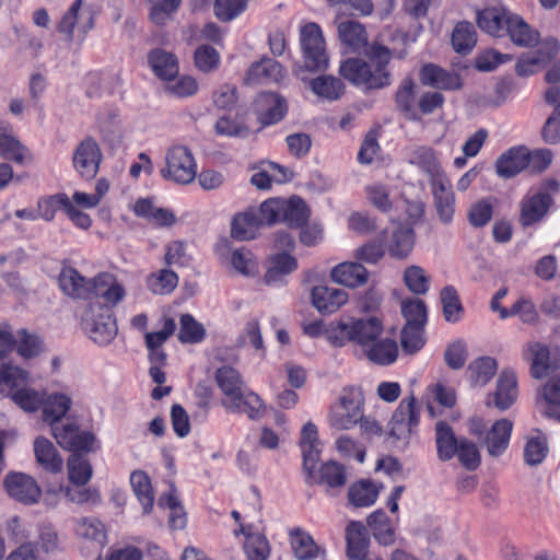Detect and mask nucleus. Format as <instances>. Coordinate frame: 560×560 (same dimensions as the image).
<instances>
[{"label": "nucleus", "instance_id": "obj_1", "mask_svg": "<svg viewBox=\"0 0 560 560\" xmlns=\"http://www.w3.org/2000/svg\"><path fill=\"white\" fill-rule=\"evenodd\" d=\"M406 55L405 49L397 51L374 42L366 50L365 56L376 62L375 71H372L370 65L363 59L348 58L341 62L339 73L352 84L363 85L368 89H381L390 84V73L386 70L389 60L393 57L402 59Z\"/></svg>", "mask_w": 560, "mask_h": 560}, {"label": "nucleus", "instance_id": "obj_2", "mask_svg": "<svg viewBox=\"0 0 560 560\" xmlns=\"http://www.w3.org/2000/svg\"><path fill=\"white\" fill-rule=\"evenodd\" d=\"M28 373L18 366L3 364L0 369V393L11 397L26 412L38 410L44 404V392L25 386Z\"/></svg>", "mask_w": 560, "mask_h": 560}, {"label": "nucleus", "instance_id": "obj_3", "mask_svg": "<svg viewBox=\"0 0 560 560\" xmlns=\"http://www.w3.org/2000/svg\"><path fill=\"white\" fill-rule=\"evenodd\" d=\"M81 325L89 338L100 345H109L118 332L113 311L98 301H89L81 315Z\"/></svg>", "mask_w": 560, "mask_h": 560}, {"label": "nucleus", "instance_id": "obj_4", "mask_svg": "<svg viewBox=\"0 0 560 560\" xmlns=\"http://www.w3.org/2000/svg\"><path fill=\"white\" fill-rule=\"evenodd\" d=\"M302 51L301 68L310 72H324L328 69L329 57L320 27L316 23H307L300 31Z\"/></svg>", "mask_w": 560, "mask_h": 560}, {"label": "nucleus", "instance_id": "obj_5", "mask_svg": "<svg viewBox=\"0 0 560 560\" xmlns=\"http://www.w3.org/2000/svg\"><path fill=\"white\" fill-rule=\"evenodd\" d=\"M166 166L161 170L163 178L179 185L190 184L197 174V164L191 151L185 145L171 147L165 155Z\"/></svg>", "mask_w": 560, "mask_h": 560}, {"label": "nucleus", "instance_id": "obj_6", "mask_svg": "<svg viewBox=\"0 0 560 560\" xmlns=\"http://www.w3.org/2000/svg\"><path fill=\"white\" fill-rule=\"evenodd\" d=\"M363 399L354 388H345L330 408L329 423L336 430H349L362 418Z\"/></svg>", "mask_w": 560, "mask_h": 560}, {"label": "nucleus", "instance_id": "obj_7", "mask_svg": "<svg viewBox=\"0 0 560 560\" xmlns=\"http://www.w3.org/2000/svg\"><path fill=\"white\" fill-rule=\"evenodd\" d=\"M560 189L557 179L545 180L538 191L522 202L520 222L528 226L539 222L549 211L552 205V195Z\"/></svg>", "mask_w": 560, "mask_h": 560}, {"label": "nucleus", "instance_id": "obj_8", "mask_svg": "<svg viewBox=\"0 0 560 560\" xmlns=\"http://www.w3.org/2000/svg\"><path fill=\"white\" fill-rule=\"evenodd\" d=\"M102 159V150L96 140L86 137L74 149L72 164L81 177L92 179L98 172Z\"/></svg>", "mask_w": 560, "mask_h": 560}, {"label": "nucleus", "instance_id": "obj_9", "mask_svg": "<svg viewBox=\"0 0 560 560\" xmlns=\"http://www.w3.org/2000/svg\"><path fill=\"white\" fill-rule=\"evenodd\" d=\"M419 424V411L413 396L404 398L389 421V435L396 440H408Z\"/></svg>", "mask_w": 560, "mask_h": 560}, {"label": "nucleus", "instance_id": "obj_10", "mask_svg": "<svg viewBox=\"0 0 560 560\" xmlns=\"http://www.w3.org/2000/svg\"><path fill=\"white\" fill-rule=\"evenodd\" d=\"M3 483L12 499L26 505L37 503L42 495V490L36 480L26 474H9Z\"/></svg>", "mask_w": 560, "mask_h": 560}, {"label": "nucleus", "instance_id": "obj_11", "mask_svg": "<svg viewBox=\"0 0 560 560\" xmlns=\"http://www.w3.org/2000/svg\"><path fill=\"white\" fill-rule=\"evenodd\" d=\"M51 432L57 443L65 450L73 454L84 451H91L94 442V435L90 432L80 431L77 424H60L59 422L50 424Z\"/></svg>", "mask_w": 560, "mask_h": 560}, {"label": "nucleus", "instance_id": "obj_12", "mask_svg": "<svg viewBox=\"0 0 560 560\" xmlns=\"http://www.w3.org/2000/svg\"><path fill=\"white\" fill-rule=\"evenodd\" d=\"M83 0H75L68 11L62 15L58 32L61 33L66 40L72 42L74 37V28L77 27L82 37L94 26V16L91 11H81Z\"/></svg>", "mask_w": 560, "mask_h": 560}, {"label": "nucleus", "instance_id": "obj_13", "mask_svg": "<svg viewBox=\"0 0 560 560\" xmlns=\"http://www.w3.org/2000/svg\"><path fill=\"white\" fill-rule=\"evenodd\" d=\"M125 296V289L110 273H101L96 276L91 283V295L89 301L104 300L103 305L112 311Z\"/></svg>", "mask_w": 560, "mask_h": 560}, {"label": "nucleus", "instance_id": "obj_14", "mask_svg": "<svg viewBox=\"0 0 560 560\" xmlns=\"http://www.w3.org/2000/svg\"><path fill=\"white\" fill-rule=\"evenodd\" d=\"M215 381L225 396L222 405L229 410H236L242 398L244 385L240 373L231 366H223L217 370Z\"/></svg>", "mask_w": 560, "mask_h": 560}, {"label": "nucleus", "instance_id": "obj_15", "mask_svg": "<svg viewBox=\"0 0 560 560\" xmlns=\"http://www.w3.org/2000/svg\"><path fill=\"white\" fill-rule=\"evenodd\" d=\"M517 377L513 371L504 370L499 375L497 388L489 395L487 405H493L501 411L508 410L517 399Z\"/></svg>", "mask_w": 560, "mask_h": 560}, {"label": "nucleus", "instance_id": "obj_16", "mask_svg": "<svg viewBox=\"0 0 560 560\" xmlns=\"http://www.w3.org/2000/svg\"><path fill=\"white\" fill-rule=\"evenodd\" d=\"M258 120L264 126L279 122L287 113V103L276 93L266 92L258 95L255 101Z\"/></svg>", "mask_w": 560, "mask_h": 560}, {"label": "nucleus", "instance_id": "obj_17", "mask_svg": "<svg viewBox=\"0 0 560 560\" xmlns=\"http://www.w3.org/2000/svg\"><path fill=\"white\" fill-rule=\"evenodd\" d=\"M433 205L441 222L447 224L455 212V195L447 177L431 184Z\"/></svg>", "mask_w": 560, "mask_h": 560}, {"label": "nucleus", "instance_id": "obj_18", "mask_svg": "<svg viewBox=\"0 0 560 560\" xmlns=\"http://www.w3.org/2000/svg\"><path fill=\"white\" fill-rule=\"evenodd\" d=\"M341 44L352 52H364L371 47L365 27L357 21H345L338 25Z\"/></svg>", "mask_w": 560, "mask_h": 560}, {"label": "nucleus", "instance_id": "obj_19", "mask_svg": "<svg viewBox=\"0 0 560 560\" xmlns=\"http://www.w3.org/2000/svg\"><path fill=\"white\" fill-rule=\"evenodd\" d=\"M523 358L530 364V375L534 378H542L552 370L550 350L538 341H530L524 347Z\"/></svg>", "mask_w": 560, "mask_h": 560}, {"label": "nucleus", "instance_id": "obj_20", "mask_svg": "<svg viewBox=\"0 0 560 560\" xmlns=\"http://www.w3.org/2000/svg\"><path fill=\"white\" fill-rule=\"evenodd\" d=\"M420 81L423 85L441 90H458L462 81L457 73L448 72L433 63L424 65L420 70Z\"/></svg>", "mask_w": 560, "mask_h": 560}, {"label": "nucleus", "instance_id": "obj_21", "mask_svg": "<svg viewBox=\"0 0 560 560\" xmlns=\"http://www.w3.org/2000/svg\"><path fill=\"white\" fill-rule=\"evenodd\" d=\"M529 160V152L525 148H512L497 160V173L500 177L511 178L525 170Z\"/></svg>", "mask_w": 560, "mask_h": 560}, {"label": "nucleus", "instance_id": "obj_22", "mask_svg": "<svg viewBox=\"0 0 560 560\" xmlns=\"http://www.w3.org/2000/svg\"><path fill=\"white\" fill-rule=\"evenodd\" d=\"M331 279L348 288H358L364 285L369 280V271L366 268L354 261H345L331 270Z\"/></svg>", "mask_w": 560, "mask_h": 560}, {"label": "nucleus", "instance_id": "obj_23", "mask_svg": "<svg viewBox=\"0 0 560 560\" xmlns=\"http://www.w3.org/2000/svg\"><path fill=\"white\" fill-rule=\"evenodd\" d=\"M513 423L509 419L495 421L485 438L487 452L492 457L501 456L509 446Z\"/></svg>", "mask_w": 560, "mask_h": 560}, {"label": "nucleus", "instance_id": "obj_24", "mask_svg": "<svg viewBox=\"0 0 560 560\" xmlns=\"http://www.w3.org/2000/svg\"><path fill=\"white\" fill-rule=\"evenodd\" d=\"M348 301L343 289L318 285L312 290V302L320 313H334Z\"/></svg>", "mask_w": 560, "mask_h": 560}, {"label": "nucleus", "instance_id": "obj_25", "mask_svg": "<svg viewBox=\"0 0 560 560\" xmlns=\"http://www.w3.org/2000/svg\"><path fill=\"white\" fill-rule=\"evenodd\" d=\"M347 556L350 560H364L370 539L361 522L351 521L346 528Z\"/></svg>", "mask_w": 560, "mask_h": 560}, {"label": "nucleus", "instance_id": "obj_26", "mask_svg": "<svg viewBox=\"0 0 560 560\" xmlns=\"http://www.w3.org/2000/svg\"><path fill=\"white\" fill-rule=\"evenodd\" d=\"M409 162L421 168L429 177L431 184L445 176L435 151L429 147H418L409 154Z\"/></svg>", "mask_w": 560, "mask_h": 560}, {"label": "nucleus", "instance_id": "obj_27", "mask_svg": "<svg viewBox=\"0 0 560 560\" xmlns=\"http://www.w3.org/2000/svg\"><path fill=\"white\" fill-rule=\"evenodd\" d=\"M59 287L65 294L74 299H88L91 295V281L74 268L66 267L59 275Z\"/></svg>", "mask_w": 560, "mask_h": 560}, {"label": "nucleus", "instance_id": "obj_28", "mask_svg": "<svg viewBox=\"0 0 560 560\" xmlns=\"http://www.w3.org/2000/svg\"><path fill=\"white\" fill-rule=\"evenodd\" d=\"M382 331V322L376 317L352 320V342L359 346L362 352L381 336Z\"/></svg>", "mask_w": 560, "mask_h": 560}, {"label": "nucleus", "instance_id": "obj_29", "mask_svg": "<svg viewBox=\"0 0 560 560\" xmlns=\"http://www.w3.org/2000/svg\"><path fill=\"white\" fill-rule=\"evenodd\" d=\"M284 77L283 67L271 58H262L250 66L246 81L248 83L278 82Z\"/></svg>", "mask_w": 560, "mask_h": 560}, {"label": "nucleus", "instance_id": "obj_30", "mask_svg": "<svg viewBox=\"0 0 560 560\" xmlns=\"http://www.w3.org/2000/svg\"><path fill=\"white\" fill-rule=\"evenodd\" d=\"M34 453L36 462L46 471L58 474L62 470L63 459L48 439L44 436L37 438L34 441Z\"/></svg>", "mask_w": 560, "mask_h": 560}, {"label": "nucleus", "instance_id": "obj_31", "mask_svg": "<svg viewBox=\"0 0 560 560\" xmlns=\"http://www.w3.org/2000/svg\"><path fill=\"white\" fill-rule=\"evenodd\" d=\"M505 32L509 34L511 40L522 47H530L538 43V32L532 27L518 15L510 14L505 21Z\"/></svg>", "mask_w": 560, "mask_h": 560}, {"label": "nucleus", "instance_id": "obj_32", "mask_svg": "<svg viewBox=\"0 0 560 560\" xmlns=\"http://www.w3.org/2000/svg\"><path fill=\"white\" fill-rule=\"evenodd\" d=\"M510 14L504 9L487 8L477 14V25L479 28L492 36H502L505 32V21Z\"/></svg>", "mask_w": 560, "mask_h": 560}, {"label": "nucleus", "instance_id": "obj_33", "mask_svg": "<svg viewBox=\"0 0 560 560\" xmlns=\"http://www.w3.org/2000/svg\"><path fill=\"white\" fill-rule=\"evenodd\" d=\"M149 63L160 79L167 80L178 74V60L174 54L161 48L153 49L148 56Z\"/></svg>", "mask_w": 560, "mask_h": 560}, {"label": "nucleus", "instance_id": "obj_34", "mask_svg": "<svg viewBox=\"0 0 560 560\" xmlns=\"http://www.w3.org/2000/svg\"><path fill=\"white\" fill-rule=\"evenodd\" d=\"M435 442L439 459L445 462L455 456L459 439L455 436L453 429L444 421H438L435 424Z\"/></svg>", "mask_w": 560, "mask_h": 560}, {"label": "nucleus", "instance_id": "obj_35", "mask_svg": "<svg viewBox=\"0 0 560 560\" xmlns=\"http://www.w3.org/2000/svg\"><path fill=\"white\" fill-rule=\"evenodd\" d=\"M312 92L319 98L334 102L345 93L343 82L334 75H319L310 81Z\"/></svg>", "mask_w": 560, "mask_h": 560}, {"label": "nucleus", "instance_id": "obj_36", "mask_svg": "<svg viewBox=\"0 0 560 560\" xmlns=\"http://www.w3.org/2000/svg\"><path fill=\"white\" fill-rule=\"evenodd\" d=\"M72 405V400L65 394H50L44 397L43 420L49 424L57 423L66 416Z\"/></svg>", "mask_w": 560, "mask_h": 560}, {"label": "nucleus", "instance_id": "obj_37", "mask_svg": "<svg viewBox=\"0 0 560 560\" xmlns=\"http://www.w3.org/2000/svg\"><path fill=\"white\" fill-rule=\"evenodd\" d=\"M363 353L373 363L388 365L397 359L398 347L393 339L378 337Z\"/></svg>", "mask_w": 560, "mask_h": 560}, {"label": "nucleus", "instance_id": "obj_38", "mask_svg": "<svg viewBox=\"0 0 560 560\" xmlns=\"http://www.w3.org/2000/svg\"><path fill=\"white\" fill-rule=\"evenodd\" d=\"M250 529L252 526L249 525H241L234 534L236 536L243 534L246 537L244 549L248 560H266L269 555L268 541L262 535L252 533Z\"/></svg>", "mask_w": 560, "mask_h": 560}, {"label": "nucleus", "instance_id": "obj_39", "mask_svg": "<svg viewBox=\"0 0 560 560\" xmlns=\"http://www.w3.org/2000/svg\"><path fill=\"white\" fill-rule=\"evenodd\" d=\"M366 523L374 538L380 544L390 546L395 542V532L392 527L390 520L383 510L373 512L368 517Z\"/></svg>", "mask_w": 560, "mask_h": 560}, {"label": "nucleus", "instance_id": "obj_40", "mask_svg": "<svg viewBox=\"0 0 560 560\" xmlns=\"http://www.w3.org/2000/svg\"><path fill=\"white\" fill-rule=\"evenodd\" d=\"M380 488L370 480H360L352 483L348 490V498L355 508H368L376 501Z\"/></svg>", "mask_w": 560, "mask_h": 560}, {"label": "nucleus", "instance_id": "obj_41", "mask_svg": "<svg viewBox=\"0 0 560 560\" xmlns=\"http://www.w3.org/2000/svg\"><path fill=\"white\" fill-rule=\"evenodd\" d=\"M415 82L406 78L396 92V105L398 110L408 120H419L420 116L415 106Z\"/></svg>", "mask_w": 560, "mask_h": 560}, {"label": "nucleus", "instance_id": "obj_42", "mask_svg": "<svg viewBox=\"0 0 560 560\" xmlns=\"http://www.w3.org/2000/svg\"><path fill=\"white\" fill-rule=\"evenodd\" d=\"M413 244V230L408 226L398 225L392 233L388 252L392 257L402 259L411 253Z\"/></svg>", "mask_w": 560, "mask_h": 560}, {"label": "nucleus", "instance_id": "obj_43", "mask_svg": "<svg viewBox=\"0 0 560 560\" xmlns=\"http://www.w3.org/2000/svg\"><path fill=\"white\" fill-rule=\"evenodd\" d=\"M290 536L294 555L299 560H313L317 557L319 548L308 533L294 528Z\"/></svg>", "mask_w": 560, "mask_h": 560}, {"label": "nucleus", "instance_id": "obj_44", "mask_svg": "<svg viewBox=\"0 0 560 560\" xmlns=\"http://www.w3.org/2000/svg\"><path fill=\"white\" fill-rule=\"evenodd\" d=\"M298 268L296 259L287 253L277 254L270 260L264 280L267 284H272L281 281L283 276H287Z\"/></svg>", "mask_w": 560, "mask_h": 560}, {"label": "nucleus", "instance_id": "obj_45", "mask_svg": "<svg viewBox=\"0 0 560 560\" xmlns=\"http://www.w3.org/2000/svg\"><path fill=\"white\" fill-rule=\"evenodd\" d=\"M545 47H540L535 54L523 55L515 65V71L521 77H527L536 71V67L540 63L549 61L556 54V45H551L549 51H545Z\"/></svg>", "mask_w": 560, "mask_h": 560}, {"label": "nucleus", "instance_id": "obj_46", "mask_svg": "<svg viewBox=\"0 0 560 560\" xmlns=\"http://www.w3.org/2000/svg\"><path fill=\"white\" fill-rule=\"evenodd\" d=\"M498 369L497 361L491 357H481L472 361L467 373L474 385H486L495 374Z\"/></svg>", "mask_w": 560, "mask_h": 560}, {"label": "nucleus", "instance_id": "obj_47", "mask_svg": "<svg viewBox=\"0 0 560 560\" xmlns=\"http://www.w3.org/2000/svg\"><path fill=\"white\" fill-rule=\"evenodd\" d=\"M477 34L475 27L469 22L458 23L452 34V45L456 52L467 55L475 47Z\"/></svg>", "mask_w": 560, "mask_h": 560}, {"label": "nucleus", "instance_id": "obj_48", "mask_svg": "<svg viewBox=\"0 0 560 560\" xmlns=\"http://www.w3.org/2000/svg\"><path fill=\"white\" fill-rule=\"evenodd\" d=\"M130 483L136 497L142 504L143 512L149 513L154 503V494L149 477L141 470L133 471L130 476Z\"/></svg>", "mask_w": 560, "mask_h": 560}, {"label": "nucleus", "instance_id": "obj_49", "mask_svg": "<svg viewBox=\"0 0 560 560\" xmlns=\"http://www.w3.org/2000/svg\"><path fill=\"white\" fill-rule=\"evenodd\" d=\"M268 167H270V171H278L282 172V175H276L270 174L268 170H261L250 177V184L255 186L257 189L260 190H267L270 189L272 186V183L281 184L285 183L291 179L292 174L283 166L276 164V163H269Z\"/></svg>", "mask_w": 560, "mask_h": 560}, {"label": "nucleus", "instance_id": "obj_50", "mask_svg": "<svg viewBox=\"0 0 560 560\" xmlns=\"http://www.w3.org/2000/svg\"><path fill=\"white\" fill-rule=\"evenodd\" d=\"M0 155L16 163H24L31 160L28 150L12 135L0 133Z\"/></svg>", "mask_w": 560, "mask_h": 560}, {"label": "nucleus", "instance_id": "obj_51", "mask_svg": "<svg viewBox=\"0 0 560 560\" xmlns=\"http://www.w3.org/2000/svg\"><path fill=\"white\" fill-rule=\"evenodd\" d=\"M308 219V208L304 200L298 196L284 200L282 221L290 226H301Z\"/></svg>", "mask_w": 560, "mask_h": 560}, {"label": "nucleus", "instance_id": "obj_52", "mask_svg": "<svg viewBox=\"0 0 560 560\" xmlns=\"http://www.w3.org/2000/svg\"><path fill=\"white\" fill-rule=\"evenodd\" d=\"M424 326L420 325H405L400 334L401 349L407 354H415L423 348Z\"/></svg>", "mask_w": 560, "mask_h": 560}, {"label": "nucleus", "instance_id": "obj_53", "mask_svg": "<svg viewBox=\"0 0 560 560\" xmlns=\"http://www.w3.org/2000/svg\"><path fill=\"white\" fill-rule=\"evenodd\" d=\"M68 474L75 486H84L92 477V466L86 458L75 453L68 459Z\"/></svg>", "mask_w": 560, "mask_h": 560}, {"label": "nucleus", "instance_id": "obj_54", "mask_svg": "<svg viewBox=\"0 0 560 560\" xmlns=\"http://www.w3.org/2000/svg\"><path fill=\"white\" fill-rule=\"evenodd\" d=\"M318 482L329 488H340L345 486L347 482L345 466L335 460L325 463L319 469Z\"/></svg>", "mask_w": 560, "mask_h": 560}, {"label": "nucleus", "instance_id": "obj_55", "mask_svg": "<svg viewBox=\"0 0 560 560\" xmlns=\"http://www.w3.org/2000/svg\"><path fill=\"white\" fill-rule=\"evenodd\" d=\"M77 534L89 540L96 541L101 546L106 541V530L102 522L94 517H83L75 526Z\"/></svg>", "mask_w": 560, "mask_h": 560}, {"label": "nucleus", "instance_id": "obj_56", "mask_svg": "<svg viewBox=\"0 0 560 560\" xmlns=\"http://www.w3.org/2000/svg\"><path fill=\"white\" fill-rule=\"evenodd\" d=\"M69 197L66 194H56L48 197H43L37 201V214L38 218L45 221H52L56 212L59 209L66 211L69 202Z\"/></svg>", "mask_w": 560, "mask_h": 560}, {"label": "nucleus", "instance_id": "obj_57", "mask_svg": "<svg viewBox=\"0 0 560 560\" xmlns=\"http://www.w3.org/2000/svg\"><path fill=\"white\" fill-rule=\"evenodd\" d=\"M258 224V220L254 214H238L232 222L231 235L240 241L252 240L256 236Z\"/></svg>", "mask_w": 560, "mask_h": 560}, {"label": "nucleus", "instance_id": "obj_58", "mask_svg": "<svg viewBox=\"0 0 560 560\" xmlns=\"http://www.w3.org/2000/svg\"><path fill=\"white\" fill-rule=\"evenodd\" d=\"M178 284L177 275L170 269H162L148 279V288L154 294H170Z\"/></svg>", "mask_w": 560, "mask_h": 560}, {"label": "nucleus", "instance_id": "obj_59", "mask_svg": "<svg viewBox=\"0 0 560 560\" xmlns=\"http://www.w3.org/2000/svg\"><path fill=\"white\" fill-rule=\"evenodd\" d=\"M441 302L445 319L450 323L457 322L463 312V306L456 289L452 285L444 287L441 291Z\"/></svg>", "mask_w": 560, "mask_h": 560}, {"label": "nucleus", "instance_id": "obj_60", "mask_svg": "<svg viewBox=\"0 0 560 560\" xmlns=\"http://www.w3.org/2000/svg\"><path fill=\"white\" fill-rule=\"evenodd\" d=\"M493 214L492 199H481L474 202L467 212L468 222L474 228L487 225Z\"/></svg>", "mask_w": 560, "mask_h": 560}, {"label": "nucleus", "instance_id": "obj_61", "mask_svg": "<svg viewBox=\"0 0 560 560\" xmlns=\"http://www.w3.org/2000/svg\"><path fill=\"white\" fill-rule=\"evenodd\" d=\"M404 281L407 288L417 295L425 294L429 291L430 278L419 266H410L404 272Z\"/></svg>", "mask_w": 560, "mask_h": 560}, {"label": "nucleus", "instance_id": "obj_62", "mask_svg": "<svg viewBox=\"0 0 560 560\" xmlns=\"http://www.w3.org/2000/svg\"><path fill=\"white\" fill-rule=\"evenodd\" d=\"M401 313L406 319L405 325L424 326L427 323V307L420 299H409L402 301Z\"/></svg>", "mask_w": 560, "mask_h": 560}, {"label": "nucleus", "instance_id": "obj_63", "mask_svg": "<svg viewBox=\"0 0 560 560\" xmlns=\"http://www.w3.org/2000/svg\"><path fill=\"white\" fill-rule=\"evenodd\" d=\"M205 329L190 314L180 317L178 339L184 343H196L203 339Z\"/></svg>", "mask_w": 560, "mask_h": 560}, {"label": "nucleus", "instance_id": "obj_64", "mask_svg": "<svg viewBox=\"0 0 560 560\" xmlns=\"http://www.w3.org/2000/svg\"><path fill=\"white\" fill-rule=\"evenodd\" d=\"M459 463L468 470H475L479 467L481 457L477 445L465 439H459L456 454Z\"/></svg>", "mask_w": 560, "mask_h": 560}]
</instances>
